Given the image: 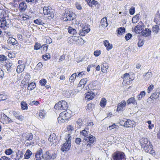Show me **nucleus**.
<instances>
[{
  "instance_id": "nucleus-1",
  "label": "nucleus",
  "mask_w": 160,
  "mask_h": 160,
  "mask_svg": "<svg viewBox=\"0 0 160 160\" xmlns=\"http://www.w3.org/2000/svg\"><path fill=\"white\" fill-rule=\"evenodd\" d=\"M70 135L68 134L67 138L66 139V140L62 145L61 147V150L62 152L68 151L70 148L71 146Z\"/></svg>"
},
{
  "instance_id": "nucleus-2",
  "label": "nucleus",
  "mask_w": 160,
  "mask_h": 160,
  "mask_svg": "<svg viewBox=\"0 0 160 160\" xmlns=\"http://www.w3.org/2000/svg\"><path fill=\"white\" fill-rule=\"evenodd\" d=\"M95 140V137L90 134L86 138H83L82 142L85 143L87 146L91 147L94 144Z\"/></svg>"
},
{
  "instance_id": "nucleus-3",
  "label": "nucleus",
  "mask_w": 160,
  "mask_h": 160,
  "mask_svg": "<svg viewBox=\"0 0 160 160\" xmlns=\"http://www.w3.org/2000/svg\"><path fill=\"white\" fill-rule=\"evenodd\" d=\"M112 160H124L125 155L124 153L120 152H116L112 155Z\"/></svg>"
},
{
  "instance_id": "nucleus-4",
  "label": "nucleus",
  "mask_w": 160,
  "mask_h": 160,
  "mask_svg": "<svg viewBox=\"0 0 160 160\" xmlns=\"http://www.w3.org/2000/svg\"><path fill=\"white\" fill-rule=\"evenodd\" d=\"M54 108L55 109L58 110H66L67 108V103L64 101H59L55 104Z\"/></svg>"
},
{
  "instance_id": "nucleus-5",
  "label": "nucleus",
  "mask_w": 160,
  "mask_h": 160,
  "mask_svg": "<svg viewBox=\"0 0 160 160\" xmlns=\"http://www.w3.org/2000/svg\"><path fill=\"white\" fill-rule=\"evenodd\" d=\"M43 157L45 160H53L56 158L57 154L54 152H51L49 151H47L44 154Z\"/></svg>"
},
{
  "instance_id": "nucleus-6",
  "label": "nucleus",
  "mask_w": 160,
  "mask_h": 160,
  "mask_svg": "<svg viewBox=\"0 0 160 160\" xmlns=\"http://www.w3.org/2000/svg\"><path fill=\"white\" fill-rule=\"evenodd\" d=\"M63 18V20L64 21L72 20L75 18V14L72 12L69 11L65 12Z\"/></svg>"
},
{
  "instance_id": "nucleus-7",
  "label": "nucleus",
  "mask_w": 160,
  "mask_h": 160,
  "mask_svg": "<svg viewBox=\"0 0 160 160\" xmlns=\"http://www.w3.org/2000/svg\"><path fill=\"white\" fill-rule=\"evenodd\" d=\"M134 122V121L130 119H127L126 121L123 120L120 121V123L122 124L124 123L123 126L127 128L133 127Z\"/></svg>"
},
{
  "instance_id": "nucleus-8",
  "label": "nucleus",
  "mask_w": 160,
  "mask_h": 160,
  "mask_svg": "<svg viewBox=\"0 0 160 160\" xmlns=\"http://www.w3.org/2000/svg\"><path fill=\"white\" fill-rule=\"evenodd\" d=\"M71 112L70 110H68V111H65L61 113V116L67 120L71 117Z\"/></svg>"
},
{
  "instance_id": "nucleus-9",
  "label": "nucleus",
  "mask_w": 160,
  "mask_h": 160,
  "mask_svg": "<svg viewBox=\"0 0 160 160\" xmlns=\"http://www.w3.org/2000/svg\"><path fill=\"white\" fill-rule=\"evenodd\" d=\"M43 11L44 15H48L49 17H51L52 18L54 17L53 13L50 11L48 7H44L43 8Z\"/></svg>"
},
{
  "instance_id": "nucleus-10",
  "label": "nucleus",
  "mask_w": 160,
  "mask_h": 160,
  "mask_svg": "<svg viewBox=\"0 0 160 160\" xmlns=\"http://www.w3.org/2000/svg\"><path fill=\"white\" fill-rule=\"evenodd\" d=\"M6 27H9V24L8 23L5 17H2L0 20V27L4 29Z\"/></svg>"
},
{
  "instance_id": "nucleus-11",
  "label": "nucleus",
  "mask_w": 160,
  "mask_h": 160,
  "mask_svg": "<svg viewBox=\"0 0 160 160\" xmlns=\"http://www.w3.org/2000/svg\"><path fill=\"white\" fill-rule=\"evenodd\" d=\"M27 8V5L26 3L24 1H22L18 6V10L21 12H24Z\"/></svg>"
},
{
  "instance_id": "nucleus-12",
  "label": "nucleus",
  "mask_w": 160,
  "mask_h": 160,
  "mask_svg": "<svg viewBox=\"0 0 160 160\" xmlns=\"http://www.w3.org/2000/svg\"><path fill=\"white\" fill-rule=\"evenodd\" d=\"M44 155L42 154V150L41 148H40L37 152L35 157L37 160H41L42 158L44 159Z\"/></svg>"
},
{
  "instance_id": "nucleus-13",
  "label": "nucleus",
  "mask_w": 160,
  "mask_h": 160,
  "mask_svg": "<svg viewBox=\"0 0 160 160\" xmlns=\"http://www.w3.org/2000/svg\"><path fill=\"white\" fill-rule=\"evenodd\" d=\"M142 147L143 148L145 151L147 152L151 151L152 149V145H151L150 142L144 145L143 146H142Z\"/></svg>"
},
{
  "instance_id": "nucleus-14",
  "label": "nucleus",
  "mask_w": 160,
  "mask_h": 160,
  "mask_svg": "<svg viewBox=\"0 0 160 160\" xmlns=\"http://www.w3.org/2000/svg\"><path fill=\"white\" fill-rule=\"evenodd\" d=\"M86 95L85 96L86 100L88 101L93 99L95 96V94L92 91L87 92L85 94Z\"/></svg>"
},
{
  "instance_id": "nucleus-15",
  "label": "nucleus",
  "mask_w": 160,
  "mask_h": 160,
  "mask_svg": "<svg viewBox=\"0 0 160 160\" xmlns=\"http://www.w3.org/2000/svg\"><path fill=\"white\" fill-rule=\"evenodd\" d=\"M90 31V29L87 26H85L79 32V34L82 36H84Z\"/></svg>"
},
{
  "instance_id": "nucleus-16",
  "label": "nucleus",
  "mask_w": 160,
  "mask_h": 160,
  "mask_svg": "<svg viewBox=\"0 0 160 160\" xmlns=\"http://www.w3.org/2000/svg\"><path fill=\"white\" fill-rule=\"evenodd\" d=\"M127 105H129L132 103L134 106H137V103L136 101L135 98L133 97H131L129 98L127 101Z\"/></svg>"
},
{
  "instance_id": "nucleus-17",
  "label": "nucleus",
  "mask_w": 160,
  "mask_h": 160,
  "mask_svg": "<svg viewBox=\"0 0 160 160\" xmlns=\"http://www.w3.org/2000/svg\"><path fill=\"white\" fill-rule=\"evenodd\" d=\"M103 44L106 48L107 50H110L112 48V44L109 43L108 40H104L103 41Z\"/></svg>"
},
{
  "instance_id": "nucleus-18",
  "label": "nucleus",
  "mask_w": 160,
  "mask_h": 160,
  "mask_svg": "<svg viewBox=\"0 0 160 160\" xmlns=\"http://www.w3.org/2000/svg\"><path fill=\"white\" fill-rule=\"evenodd\" d=\"M126 103V102L124 100L122 101L120 103H119L118 105L117 111L121 110L123 107H125Z\"/></svg>"
},
{
  "instance_id": "nucleus-19",
  "label": "nucleus",
  "mask_w": 160,
  "mask_h": 160,
  "mask_svg": "<svg viewBox=\"0 0 160 160\" xmlns=\"http://www.w3.org/2000/svg\"><path fill=\"white\" fill-rule=\"evenodd\" d=\"M108 25L106 17L102 18L101 21V25L103 28H105Z\"/></svg>"
},
{
  "instance_id": "nucleus-20",
  "label": "nucleus",
  "mask_w": 160,
  "mask_h": 160,
  "mask_svg": "<svg viewBox=\"0 0 160 160\" xmlns=\"http://www.w3.org/2000/svg\"><path fill=\"white\" fill-rule=\"evenodd\" d=\"M151 31L148 28H145L142 32V34L143 36L145 37L149 36L151 34Z\"/></svg>"
},
{
  "instance_id": "nucleus-21",
  "label": "nucleus",
  "mask_w": 160,
  "mask_h": 160,
  "mask_svg": "<svg viewBox=\"0 0 160 160\" xmlns=\"http://www.w3.org/2000/svg\"><path fill=\"white\" fill-rule=\"evenodd\" d=\"M8 44L14 45L17 44L18 41L13 38H9L8 40Z\"/></svg>"
},
{
  "instance_id": "nucleus-22",
  "label": "nucleus",
  "mask_w": 160,
  "mask_h": 160,
  "mask_svg": "<svg viewBox=\"0 0 160 160\" xmlns=\"http://www.w3.org/2000/svg\"><path fill=\"white\" fill-rule=\"evenodd\" d=\"M144 26L143 23L142 22H140L138 23V25L135 27L134 29L136 31H137V30L140 31L142 30Z\"/></svg>"
},
{
  "instance_id": "nucleus-23",
  "label": "nucleus",
  "mask_w": 160,
  "mask_h": 160,
  "mask_svg": "<svg viewBox=\"0 0 160 160\" xmlns=\"http://www.w3.org/2000/svg\"><path fill=\"white\" fill-rule=\"evenodd\" d=\"M24 137L26 140L30 141L33 138V135L32 133H27L24 135Z\"/></svg>"
},
{
  "instance_id": "nucleus-24",
  "label": "nucleus",
  "mask_w": 160,
  "mask_h": 160,
  "mask_svg": "<svg viewBox=\"0 0 160 160\" xmlns=\"http://www.w3.org/2000/svg\"><path fill=\"white\" fill-rule=\"evenodd\" d=\"M56 138L55 134L54 133H53L50 136L48 140L51 142L54 143L56 142Z\"/></svg>"
},
{
  "instance_id": "nucleus-25",
  "label": "nucleus",
  "mask_w": 160,
  "mask_h": 160,
  "mask_svg": "<svg viewBox=\"0 0 160 160\" xmlns=\"http://www.w3.org/2000/svg\"><path fill=\"white\" fill-rule=\"evenodd\" d=\"M160 93V91L157 92H155L153 93L151 95L149 98H151L152 99H157L159 96Z\"/></svg>"
},
{
  "instance_id": "nucleus-26",
  "label": "nucleus",
  "mask_w": 160,
  "mask_h": 160,
  "mask_svg": "<svg viewBox=\"0 0 160 160\" xmlns=\"http://www.w3.org/2000/svg\"><path fill=\"white\" fill-rule=\"evenodd\" d=\"M87 130V129L86 128L84 130H83L80 132L81 135H82L84 136V138H86L88 137L89 135H90L88 134L89 132ZM87 130H88V129H87Z\"/></svg>"
},
{
  "instance_id": "nucleus-27",
  "label": "nucleus",
  "mask_w": 160,
  "mask_h": 160,
  "mask_svg": "<svg viewBox=\"0 0 160 160\" xmlns=\"http://www.w3.org/2000/svg\"><path fill=\"white\" fill-rule=\"evenodd\" d=\"M98 82L96 81H92L89 85L90 87L93 90L96 89V86L98 85Z\"/></svg>"
},
{
  "instance_id": "nucleus-28",
  "label": "nucleus",
  "mask_w": 160,
  "mask_h": 160,
  "mask_svg": "<svg viewBox=\"0 0 160 160\" xmlns=\"http://www.w3.org/2000/svg\"><path fill=\"white\" fill-rule=\"evenodd\" d=\"M152 73L151 72H148L143 75V77L144 78V79L146 80H148L152 76Z\"/></svg>"
},
{
  "instance_id": "nucleus-29",
  "label": "nucleus",
  "mask_w": 160,
  "mask_h": 160,
  "mask_svg": "<svg viewBox=\"0 0 160 160\" xmlns=\"http://www.w3.org/2000/svg\"><path fill=\"white\" fill-rule=\"evenodd\" d=\"M88 81V78H84L81 79L79 82V86L81 87L82 85L84 86Z\"/></svg>"
},
{
  "instance_id": "nucleus-30",
  "label": "nucleus",
  "mask_w": 160,
  "mask_h": 160,
  "mask_svg": "<svg viewBox=\"0 0 160 160\" xmlns=\"http://www.w3.org/2000/svg\"><path fill=\"white\" fill-rule=\"evenodd\" d=\"M68 32L71 34H76L77 32L75 29L72 28V27L69 26L68 28Z\"/></svg>"
},
{
  "instance_id": "nucleus-31",
  "label": "nucleus",
  "mask_w": 160,
  "mask_h": 160,
  "mask_svg": "<svg viewBox=\"0 0 160 160\" xmlns=\"http://www.w3.org/2000/svg\"><path fill=\"white\" fill-rule=\"evenodd\" d=\"M32 154V152L29 149H28L24 155V158L25 159H28Z\"/></svg>"
},
{
  "instance_id": "nucleus-32",
  "label": "nucleus",
  "mask_w": 160,
  "mask_h": 160,
  "mask_svg": "<svg viewBox=\"0 0 160 160\" xmlns=\"http://www.w3.org/2000/svg\"><path fill=\"white\" fill-rule=\"evenodd\" d=\"M154 21L157 24H158L159 25V24H160V14L156 15Z\"/></svg>"
},
{
  "instance_id": "nucleus-33",
  "label": "nucleus",
  "mask_w": 160,
  "mask_h": 160,
  "mask_svg": "<svg viewBox=\"0 0 160 160\" xmlns=\"http://www.w3.org/2000/svg\"><path fill=\"white\" fill-rule=\"evenodd\" d=\"M36 87L35 83L32 82L28 84V90H32L34 89Z\"/></svg>"
},
{
  "instance_id": "nucleus-34",
  "label": "nucleus",
  "mask_w": 160,
  "mask_h": 160,
  "mask_svg": "<svg viewBox=\"0 0 160 160\" xmlns=\"http://www.w3.org/2000/svg\"><path fill=\"white\" fill-rule=\"evenodd\" d=\"M159 28L158 25H156L153 26L152 28V32L154 34H157L159 30Z\"/></svg>"
},
{
  "instance_id": "nucleus-35",
  "label": "nucleus",
  "mask_w": 160,
  "mask_h": 160,
  "mask_svg": "<svg viewBox=\"0 0 160 160\" xmlns=\"http://www.w3.org/2000/svg\"><path fill=\"white\" fill-rule=\"evenodd\" d=\"M145 92L143 91L140 92V93L138 95L137 98L139 100H141L142 98L145 95Z\"/></svg>"
},
{
  "instance_id": "nucleus-36",
  "label": "nucleus",
  "mask_w": 160,
  "mask_h": 160,
  "mask_svg": "<svg viewBox=\"0 0 160 160\" xmlns=\"http://www.w3.org/2000/svg\"><path fill=\"white\" fill-rule=\"evenodd\" d=\"M149 142L150 141L148 140V139L147 138H142L141 140L140 143L141 144V146L142 147V146H143V145H144L146 144Z\"/></svg>"
},
{
  "instance_id": "nucleus-37",
  "label": "nucleus",
  "mask_w": 160,
  "mask_h": 160,
  "mask_svg": "<svg viewBox=\"0 0 160 160\" xmlns=\"http://www.w3.org/2000/svg\"><path fill=\"white\" fill-rule=\"evenodd\" d=\"M6 67L7 70L8 71V72H10L13 68V66H12V64L10 63L6 64Z\"/></svg>"
},
{
  "instance_id": "nucleus-38",
  "label": "nucleus",
  "mask_w": 160,
  "mask_h": 160,
  "mask_svg": "<svg viewBox=\"0 0 160 160\" xmlns=\"http://www.w3.org/2000/svg\"><path fill=\"white\" fill-rule=\"evenodd\" d=\"M107 100L104 98H102L100 102V105L102 107H105L106 104Z\"/></svg>"
},
{
  "instance_id": "nucleus-39",
  "label": "nucleus",
  "mask_w": 160,
  "mask_h": 160,
  "mask_svg": "<svg viewBox=\"0 0 160 160\" xmlns=\"http://www.w3.org/2000/svg\"><path fill=\"white\" fill-rule=\"evenodd\" d=\"M77 76V73L75 72L73 73L70 77L69 79L70 82H73L74 81L75 79L76 78Z\"/></svg>"
},
{
  "instance_id": "nucleus-40",
  "label": "nucleus",
  "mask_w": 160,
  "mask_h": 160,
  "mask_svg": "<svg viewBox=\"0 0 160 160\" xmlns=\"http://www.w3.org/2000/svg\"><path fill=\"white\" fill-rule=\"evenodd\" d=\"M21 105L22 107V109L23 110L28 109L27 104L24 101L22 102L21 103Z\"/></svg>"
},
{
  "instance_id": "nucleus-41",
  "label": "nucleus",
  "mask_w": 160,
  "mask_h": 160,
  "mask_svg": "<svg viewBox=\"0 0 160 160\" xmlns=\"http://www.w3.org/2000/svg\"><path fill=\"white\" fill-rule=\"evenodd\" d=\"M108 68V66L107 65V64H106L105 65H103L101 67V71L103 73H105L107 71Z\"/></svg>"
},
{
  "instance_id": "nucleus-42",
  "label": "nucleus",
  "mask_w": 160,
  "mask_h": 160,
  "mask_svg": "<svg viewBox=\"0 0 160 160\" xmlns=\"http://www.w3.org/2000/svg\"><path fill=\"white\" fill-rule=\"evenodd\" d=\"M125 28L124 27H120L118 30V34H122L125 32Z\"/></svg>"
},
{
  "instance_id": "nucleus-43",
  "label": "nucleus",
  "mask_w": 160,
  "mask_h": 160,
  "mask_svg": "<svg viewBox=\"0 0 160 160\" xmlns=\"http://www.w3.org/2000/svg\"><path fill=\"white\" fill-rule=\"evenodd\" d=\"M94 106V104L92 103H90L88 104V105L86 107V109L87 110L90 111L92 109V107Z\"/></svg>"
},
{
  "instance_id": "nucleus-44",
  "label": "nucleus",
  "mask_w": 160,
  "mask_h": 160,
  "mask_svg": "<svg viewBox=\"0 0 160 160\" xmlns=\"http://www.w3.org/2000/svg\"><path fill=\"white\" fill-rule=\"evenodd\" d=\"M58 122L59 123L65 122L66 120L65 119H64V118H63L62 116H61V113H60L59 116L58 117Z\"/></svg>"
},
{
  "instance_id": "nucleus-45",
  "label": "nucleus",
  "mask_w": 160,
  "mask_h": 160,
  "mask_svg": "<svg viewBox=\"0 0 160 160\" xmlns=\"http://www.w3.org/2000/svg\"><path fill=\"white\" fill-rule=\"evenodd\" d=\"M20 20H21L25 21L27 19H29V16L28 15H25L24 16L23 15H21L20 16Z\"/></svg>"
},
{
  "instance_id": "nucleus-46",
  "label": "nucleus",
  "mask_w": 160,
  "mask_h": 160,
  "mask_svg": "<svg viewBox=\"0 0 160 160\" xmlns=\"http://www.w3.org/2000/svg\"><path fill=\"white\" fill-rule=\"evenodd\" d=\"M42 67V65L41 62H39L36 67V69L40 70L41 69Z\"/></svg>"
},
{
  "instance_id": "nucleus-47",
  "label": "nucleus",
  "mask_w": 160,
  "mask_h": 160,
  "mask_svg": "<svg viewBox=\"0 0 160 160\" xmlns=\"http://www.w3.org/2000/svg\"><path fill=\"white\" fill-rule=\"evenodd\" d=\"M34 22L36 24L39 25H42V21L40 19H37L34 20Z\"/></svg>"
},
{
  "instance_id": "nucleus-48",
  "label": "nucleus",
  "mask_w": 160,
  "mask_h": 160,
  "mask_svg": "<svg viewBox=\"0 0 160 160\" xmlns=\"http://www.w3.org/2000/svg\"><path fill=\"white\" fill-rule=\"evenodd\" d=\"M13 152L11 148H9L6 150L5 153L7 155H9L11 154Z\"/></svg>"
},
{
  "instance_id": "nucleus-49",
  "label": "nucleus",
  "mask_w": 160,
  "mask_h": 160,
  "mask_svg": "<svg viewBox=\"0 0 160 160\" xmlns=\"http://www.w3.org/2000/svg\"><path fill=\"white\" fill-rule=\"evenodd\" d=\"M41 47V45L39 43H36L34 46V49L35 50H38Z\"/></svg>"
},
{
  "instance_id": "nucleus-50",
  "label": "nucleus",
  "mask_w": 160,
  "mask_h": 160,
  "mask_svg": "<svg viewBox=\"0 0 160 160\" xmlns=\"http://www.w3.org/2000/svg\"><path fill=\"white\" fill-rule=\"evenodd\" d=\"M40 84L42 86H44L46 83L47 81L45 79H42L39 81Z\"/></svg>"
},
{
  "instance_id": "nucleus-51",
  "label": "nucleus",
  "mask_w": 160,
  "mask_h": 160,
  "mask_svg": "<svg viewBox=\"0 0 160 160\" xmlns=\"http://www.w3.org/2000/svg\"><path fill=\"white\" fill-rule=\"evenodd\" d=\"M132 37V34L129 33H128L126 35L125 37V38L126 40L127 41L130 39V38Z\"/></svg>"
},
{
  "instance_id": "nucleus-52",
  "label": "nucleus",
  "mask_w": 160,
  "mask_h": 160,
  "mask_svg": "<svg viewBox=\"0 0 160 160\" xmlns=\"http://www.w3.org/2000/svg\"><path fill=\"white\" fill-rule=\"evenodd\" d=\"M135 12V8L133 7H132L129 10V13L131 15H133Z\"/></svg>"
},
{
  "instance_id": "nucleus-53",
  "label": "nucleus",
  "mask_w": 160,
  "mask_h": 160,
  "mask_svg": "<svg viewBox=\"0 0 160 160\" xmlns=\"http://www.w3.org/2000/svg\"><path fill=\"white\" fill-rule=\"evenodd\" d=\"M129 75L128 73H126L124 75L122 78H123L124 80H127L128 78H129Z\"/></svg>"
},
{
  "instance_id": "nucleus-54",
  "label": "nucleus",
  "mask_w": 160,
  "mask_h": 160,
  "mask_svg": "<svg viewBox=\"0 0 160 160\" xmlns=\"http://www.w3.org/2000/svg\"><path fill=\"white\" fill-rule=\"evenodd\" d=\"M22 66L21 65H18L17 67V71L18 73V72H21L23 71L22 69Z\"/></svg>"
},
{
  "instance_id": "nucleus-55",
  "label": "nucleus",
  "mask_w": 160,
  "mask_h": 160,
  "mask_svg": "<svg viewBox=\"0 0 160 160\" xmlns=\"http://www.w3.org/2000/svg\"><path fill=\"white\" fill-rule=\"evenodd\" d=\"M7 58L3 55H0V61H4L7 60Z\"/></svg>"
},
{
  "instance_id": "nucleus-56",
  "label": "nucleus",
  "mask_w": 160,
  "mask_h": 160,
  "mask_svg": "<svg viewBox=\"0 0 160 160\" xmlns=\"http://www.w3.org/2000/svg\"><path fill=\"white\" fill-rule=\"evenodd\" d=\"M67 129L69 132H71L74 130V128L72 126L69 125L67 128Z\"/></svg>"
},
{
  "instance_id": "nucleus-57",
  "label": "nucleus",
  "mask_w": 160,
  "mask_h": 160,
  "mask_svg": "<svg viewBox=\"0 0 160 160\" xmlns=\"http://www.w3.org/2000/svg\"><path fill=\"white\" fill-rule=\"evenodd\" d=\"M43 58L45 60H46L48 58H50V55L48 54V55H44L42 56Z\"/></svg>"
},
{
  "instance_id": "nucleus-58",
  "label": "nucleus",
  "mask_w": 160,
  "mask_h": 160,
  "mask_svg": "<svg viewBox=\"0 0 160 160\" xmlns=\"http://www.w3.org/2000/svg\"><path fill=\"white\" fill-rule=\"evenodd\" d=\"M144 43V42L142 40H140L138 42V44L139 47L142 46Z\"/></svg>"
},
{
  "instance_id": "nucleus-59",
  "label": "nucleus",
  "mask_w": 160,
  "mask_h": 160,
  "mask_svg": "<svg viewBox=\"0 0 160 160\" xmlns=\"http://www.w3.org/2000/svg\"><path fill=\"white\" fill-rule=\"evenodd\" d=\"M154 86L152 84H151L150 85L148 88V92L150 93L151 90H152L153 89Z\"/></svg>"
},
{
  "instance_id": "nucleus-60",
  "label": "nucleus",
  "mask_w": 160,
  "mask_h": 160,
  "mask_svg": "<svg viewBox=\"0 0 160 160\" xmlns=\"http://www.w3.org/2000/svg\"><path fill=\"white\" fill-rule=\"evenodd\" d=\"M81 142V139L79 138H77L75 140V142L77 144H80V142Z\"/></svg>"
},
{
  "instance_id": "nucleus-61",
  "label": "nucleus",
  "mask_w": 160,
  "mask_h": 160,
  "mask_svg": "<svg viewBox=\"0 0 160 160\" xmlns=\"http://www.w3.org/2000/svg\"><path fill=\"white\" fill-rule=\"evenodd\" d=\"M100 54V51L96 50L95 51L94 53V55L96 57L98 56Z\"/></svg>"
},
{
  "instance_id": "nucleus-62",
  "label": "nucleus",
  "mask_w": 160,
  "mask_h": 160,
  "mask_svg": "<svg viewBox=\"0 0 160 160\" xmlns=\"http://www.w3.org/2000/svg\"><path fill=\"white\" fill-rule=\"evenodd\" d=\"M22 1V0H14V5H19V3H20Z\"/></svg>"
},
{
  "instance_id": "nucleus-63",
  "label": "nucleus",
  "mask_w": 160,
  "mask_h": 160,
  "mask_svg": "<svg viewBox=\"0 0 160 160\" xmlns=\"http://www.w3.org/2000/svg\"><path fill=\"white\" fill-rule=\"evenodd\" d=\"M17 37L19 40L21 42L22 41L23 39L22 38V36L20 34H17Z\"/></svg>"
},
{
  "instance_id": "nucleus-64",
  "label": "nucleus",
  "mask_w": 160,
  "mask_h": 160,
  "mask_svg": "<svg viewBox=\"0 0 160 160\" xmlns=\"http://www.w3.org/2000/svg\"><path fill=\"white\" fill-rule=\"evenodd\" d=\"M0 160H11L10 158L6 156H2L0 158Z\"/></svg>"
}]
</instances>
